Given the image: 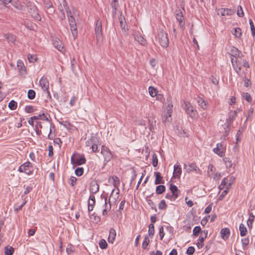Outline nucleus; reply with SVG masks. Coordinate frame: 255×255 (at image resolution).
<instances>
[{
    "mask_svg": "<svg viewBox=\"0 0 255 255\" xmlns=\"http://www.w3.org/2000/svg\"><path fill=\"white\" fill-rule=\"evenodd\" d=\"M26 4L28 8V12H29L31 16L33 17L35 19L38 21H40L41 17L39 15L38 10L36 6L30 1L27 2Z\"/></svg>",
    "mask_w": 255,
    "mask_h": 255,
    "instance_id": "1",
    "label": "nucleus"
},
{
    "mask_svg": "<svg viewBox=\"0 0 255 255\" xmlns=\"http://www.w3.org/2000/svg\"><path fill=\"white\" fill-rule=\"evenodd\" d=\"M157 37L158 41L162 47L166 48L168 46L169 40L167 34L163 29L159 30L157 35Z\"/></svg>",
    "mask_w": 255,
    "mask_h": 255,
    "instance_id": "2",
    "label": "nucleus"
},
{
    "mask_svg": "<svg viewBox=\"0 0 255 255\" xmlns=\"http://www.w3.org/2000/svg\"><path fill=\"white\" fill-rule=\"evenodd\" d=\"M101 153L104 157L105 164H106L113 158V154L110 150L105 145H103Z\"/></svg>",
    "mask_w": 255,
    "mask_h": 255,
    "instance_id": "3",
    "label": "nucleus"
},
{
    "mask_svg": "<svg viewBox=\"0 0 255 255\" xmlns=\"http://www.w3.org/2000/svg\"><path fill=\"white\" fill-rule=\"evenodd\" d=\"M32 119H33V120L41 119L43 120H45V121L49 122L48 118L47 117V116L44 113H43L42 114H39L37 116H33V117H32ZM52 127H53V128H54L53 125H52ZM51 128H52V124H51V123H50V122H49V124L47 125V129H49V133L48 134V137L49 138L50 134L51 133V132H52Z\"/></svg>",
    "mask_w": 255,
    "mask_h": 255,
    "instance_id": "4",
    "label": "nucleus"
},
{
    "mask_svg": "<svg viewBox=\"0 0 255 255\" xmlns=\"http://www.w3.org/2000/svg\"><path fill=\"white\" fill-rule=\"evenodd\" d=\"M70 29L73 35L74 39L77 38L78 36V31L77 29L76 23L75 22V18L74 17H71L68 20Z\"/></svg>",
    "mask_w": 255,
    "mask_h": 255,
    "instance_id": "5",
    "label": "nucleus"
},
{
    "mask_svg": "<svg viewBox=\"0 0 255 255\" xmlns=\"http://www.w3.org/2000/svg\"><path fill=\"white\" fill-rule=\"evenodd\" d=\"M172 105L169 104L166 107V112L162 116V121L164 123L170 122L171 120V115L172 113Z\"/></svg>",
    "mask_w": 255,
    "mask_h": 255,
    "instance_id": "6",
    "label": "nucleus"
},
{
    "mask_svg": "<svg viewBox=\"0 0 255 255\" xmlns=\"http://www.w3.org/2000/svg\"><path fill=\"white\" fill-rule=\"evenodd\" d=\"M95 34L98 41L100 40L102 36V22L99 19L97 20L95 28Z\"/></svg>",
    "mask_w": 255,
    "mask_h": 255,
    "instance_id": "7",
    "label": "nucleus"
},
{
    "mask_svg": "<svg viewBox=\"0 0 255 255\" xmlns=\"http://www.w3.org/2000/svg\"><path fill=\"white\" fill-rule=\"evenodd\" d=\"M187 114L191 118H195L197 115V111L189 103H185L184 108Z\"/></svg>",
    "mask_w": 255,
    "mask_h": 255,
    "instance_id": "8",
    "label": "nucleus"
},
{
    "mask_svg": "<svg viewBox=\"0 0 255 255\" xmlns=\"http://www.w3.org/2000/svg\"><path fill=\"white\" fill-rule=\"evenodd\" d=\"M86 159L84 155H78L75 158L73 156L71 157V162L73 164H76L78 165L84 164L86 163Z\"/></svg>",
    "mask_w": 255,
    "mask_h": 255,
    "instance_id": "9",
    "label": "nucleus"
},
{
    "mask_svg": "<svg viewBox=\"0 0 255 255\" xmlns=\"http://www.w3.org/2000/svg\"><path fill=\"white\" fill-rule=\"evenodd\" d=\"M39 85L43 91L46 92L49 95L50 94L48 91L49 82L46 78L42 77L39 81Z\"/></svg>",
    "mask_w": 255,
    "mask_h": 255,
    "instance_id": "10",
    "label": "nucleus"
},
{
    "mask_svg": "<svg viewBox=\"0 0 255 255\" xmlns=\"http://www.w3.org/2000/svg\"><path fill=\"white\" fill-rule=\"evenodd\" d=\"M184 168L186 169V171L188 172H190L192 170L196 171V172L197 173L200 172L199 168L195 163H193L189 164L188 167H187V165L186 164H184Z\"/></svg>",
    "mask_w": 255,
    "mask_h": 255,
    "instance_id": "11",
    "label": "nucleus"
},
{
    "mask_svg": "<svg viewBox=\"0 0 255 255\" xmlns=\"http://www.w3.org/2000/svg\"><path fill=\"white\" fill-rule=\"evenodd\" d=\"M218 11V13L220 12L222 16L232 15L235 12L234 10L227 8H220L219 9Z\"/></svg>",
    "mask_w": 255,
    "mask_h": 255,
    "instance_id": "12",
    "label": "nucleus"
},
{
    "mask_svg": "<svg viewBox=\"0 0 255 255\" xmlns=\"http://www.w3.org/2000/svg\"><path fill=\"white\" fill-rule=\"evenodd\" d=\"M22 165L23 166L24 172L27 175H31L32 171L31 170L30 168L32 167V164L30 162L27 161L23 163Z\"/></svg>",
    "mask_w": 255,
    "mask_h": 255,
    "instance_id": "13",
    "label": "nucleus"
},
{
    "mask_svg": "<svg viewBox=\"0 0 255 255\" xmlns=\"http://www.w3.org/2000/svg\"><path fill=\"white\" fill-rule=\"evenodd\" d=\"M213 151L220 157L224 156V148L222 144L220 143H218L217 144V147L214 148Z\"/></svg>",
    "mask_w": 255,
    "mask_h": 255,
    "instance_id": "14",
    "label": "nucleus"
},
{
    "mask_svg": "<svg viewBox=\"0 0 255 255\" xmlns=\"http://www.w3.org/2000/svg\"><path fill=\"white\" fill-rule=\"evenodd\" d=\"M182 173V169L180 165H174L173 177L176 178H179Z\"/></svg>",
    "mask_w": 255,
    "mask_h": 255,
    "instance_id": "15",
    "label": "nucleus"
},
{
    "mask_svg": "<svg viewBox=\"0 0 255 255\" xmlns=\"http://www.w3.org/2000/svg\"><path fill=\"white\" fill-rule=\"evenodd\" d=\"M220 233L222 238L224 240H226L229 237L230 235V231L229 228H223L221 230Z\"/></svg>",
    "mask_w": 255,
    "mask_h": 255,
    "instance_id": "16",
    "label": "nucleus"
},
{
    "mask_svg": "<svg viewBox=\"0 0 255 255\" xmlns=\"http://www.w3.org/2000/svg\"><path fill=\"white\" fill-rule=\"evenodd\" d=\"M176 18L180 25H184V17L183 13L180 10H178L176 11Z\"/></svg>",
    "mask_w": 255,
    "mask_h": 255,
    "instance_id": "17",
    "label": "nucleus"
},
{
    "mask_svg": "<svg viewBox=\"0 0 255 255\" xmlns=\"http://www.w3.org/2000/svg\"><path fill=\"white\" fill-rule=\"evenodd\" d=\"M99 190V186L96 182H93L91 183L90 191L93 194L97 193Z\"/></svg>",
    "mask_w": 255,
    "mask_h": 255,
    "instance_id": "18",
    "label": "nucleus"
},
{
    "mask_svg": "<svg viewBox=\"0 0 255 255\" xmlns=\"http://www.w3.org/2000/svg\"><path fill=\"white\" fill-rule=\"evenodd\" d=\"M196 100L198 105L203 109L206 110L207 109V103L203 98L198 97Z\"/></svg>",
    "mask_w": 255,
    "mask_h": 255,
    "instance_id": "19",
    "label": "nucleus"
},
{
    "mask_svg": "<svg viewBox=\"0 0 255 255\" xmlns=\"http://www.w3.org/2000/svg\"><path fill=\"white\" fill-rule=\"evenodd\" d=\"M170 190H171L172 196L178 198L180 191L178 190L177 186L173 184H170Z\"/></svg>",
    "mask_w": 255,
    "mask_h": 255,
    "instance_id": "20",
    "label": "nucleus"
},
{
    "mask_svg": "<svg viewBox=\"0 0 255 255\" xmlns=\"http://www.w3.org/2000/svg\"><path fill=\"white\" fill-rule=\"evenodd\" d=\"M154 175L155 176V184H159L164 183V181L162 180V176L159 172H154Z\"/></svg>",
    "mask_w": 255,
    "mask_h": 255,
    "instance_id": "21",
    "label": "nucleus"
},
{
    "mask_svg": "<svg viewBox=\"0 0 255 255\" xmlns=\"http://www.w3.org/2000/svg\"><path fill=\"white\" fill-rule=\"evenodd\" d=\"M116 236V232L115 229L112 228L110 230L108 241L109 243H113Z\"/></svg>",
    "mask_w": 255,
    "mask_h": 255,
    "instance_id": "22",
    "label": "nucleus"
},
{
    "mask_svg": "<svg viewBox=\"0 0 255 255\" xmlns=\"http://www.w3.org/2000/svg\"><path fill=\"white\" fill-rule=\"evenodd\" d=\"M56 40L53 42V45L59 51H62L63 49V45L59 39L56 38Z\"/></svg>",
    "mask_w": 255,
    "mask_h": 255,
    "instance_id": "23",
    "label": "nucleus"
},
{
    "mask_svg": "<svg viewBox=\"0 0 255 255\" xmlns=\"http://www.w3.org/2000/svg\"><path fill=\"white\" fill-rule=\"evenodd\" d=\"M134 39L142 45L146 44V40L140 34H138L135 35Z\"/></svg>",
    "mask_w": 255,
    "mask_h": 255,
    "instance_id": "24",
    "label": "nucleus"
},
{
    "mask_svg": "<svg viewBox=\"0 0 255 255\" xmlns=\"http://www.w3.org/2000/svg\"><path fill=\"white\" fill-rule=\"evenodd\" d=\"M231 52H232V55L234 57H240V54H242L241 52L235 47L232 48Z\"/></svg>",
    "mask_w": 255,
    "mask_h": 255,
    "instance_id": "25",
    "label": "nucleus"
},
{
    "mask_svg": "<svg viewBox=\"0 0 255 255\" xmlns=\"http://www.w3.org/2000/svg\"><path fill=\"white\" fill-rule=\"evenodd\" d=\"M239 230L240 231V235L245 236L247 233V229L243 224H241L239 226Z\"/></svg>",
    "mask_w": 255,
    "mask_h": 255,
    "instance_id": "26",
    "label": "nucleus"
},
{
    "mask_svg": "<svg viewBox=\"0 0 255 255\" xmlns=\"http://www.w3.org/2000/svg\"><path fill=\"white\" fill-rule=\"evenodd\" d=\"M230 189V184L228 185V187H226V189L224 190L221 194L219 196V200H222L224 198V197L228 194L229 190Z\"/></svg>",
    "mask_w": 255,
    "mask_h": 255,
    "instance_id": "27",
    "label": "nucleus"
},
{
    "mask_svg": "<svg viewBox=\"0 0 255 255\" xmlns=\"http://www.w3.org/2000/svg\"><path fill=\"white\" fill-rule=\"evenodd\" d=\"M14 249L12 247L6 246L4 248V255H12Z\"/></svg>",
    "mask_w": 255,
    "mask_h": 255,
    "instance_id": "28",
    "label": "nucleus"
},
{
    "mask_svg": "<svg viewBox=\"0 0 255 255\" xmlns=\"http://www.w3.org/2000/svg\"><path fill=\"white\" fill-rule=\"evenodd\" d=\"M166 188L164 185H158L156 188V193L157 194H161L165 191Z\"/></svg>",
    "mask_w": 255,
    "mask_h": 255,
    "instance_id": "29",
    "label": "nucleus"
},
{
    "mask_svg": "<svg viewBox=\"0 0 255 255\" xmlns=\"http://www.w3.org/2000/svg\"><path fill=\"white\" fill-rule=\"evenodd\" d=\"M4 37L8 42L13 43L15 40V36L12 34H6L4 35Z\"/></svg>",
    "mask_w": 255,
    "mask_h": 255,
    "instance_id": "30",
    "label": "nucleus"
},
{
    "mask_svg": "<svg viewBox=\"0 0 255 255\" xmlns=\"http://www.w3.org/2000/svg\"><path fill=\"white\" fill-rule=\"evenodd\" d=\"M148 90L149 94L151 97H154L157 95V91L153 87L150 86Z\"/></svg>",
    "mask_w": 255,
    "mask_h": 255,
    "instance_id": "31",
    "label": "nucleus"
},
{
    "mask_svg": "<svg viewBox=\"0 0 255 255\" xmlns=\"http://www.w3.org/2000/svg\"><path fill=\"white\" fill-rule=\"evenodd\" d=\"M17 105V103L15 101L11 100L9 103L8 107L10 110H14L16 109Z\"/></svg>",
    "mask_w": 255,
    "mask_h": 255,
    "instance_id": "32",
    "label": "nucleus"
},
{
    "mask_svg": "<svg viewBox=\"0 0 255 255\" xmlns=\"http://www.w3.org/2000/svg\"><path fill=\"white\" fill-rule=\"evenodd\" d=\"M233 34L238 38L241 37L242 34L241 29L239 27L235 28Z\"/></svg>",
    "mask_w": 255,
    "mask_h": 255,
    "instance_id": "33",
    "label": "nucleus"
},
{
    "mask_svg": "<svg viewBox=\"0 0 255 255\" xmlns=\"http://www.w3.org/2000/svg\"><path fill=\"white\" fill-rule=\"evenodd\" d=\"M148 234L149 236H153L154 234V227L152 223L149 224L148 226Z\"/></svg>",
    "mask_w": 255,
    "mask_h": 255,
    "instance_id": "34",
    "label": "nucleus"
},
{
    "mask_svg": "<svg viewBox=\"0 0 255 255\" xmlns=\"http://www.w3.org/2000/svg\"><path fill=\"white\" fill-rule=\"evenodd\" d=\"M152 165L154 167H156L158 164V159L157 155L155 153H154L152 155Z\"/></svg>",
    "mask_w": 255,
    "mask_h": 255,
    "instance_id": "35",
    "label": "nucleus"
},
{
    "mask_svg": "<svg viewBox=\"0 0 255 255\" xmlns=\"http://www.w3.org/2000/svg\"><path fill=\"white\" fill-rule=\"evenodd\" d=\"M27 97L30 99H33L35 97V92L33 90H29L27 92Z\"/></svg>",
    "mask_w": 255,
    "mask_h": 255,
    "instance_id": "36",
    "label": "nucleus"
},
{
    "mask_svg": "<svg viewBox=\"0 0 255 255\" xmlns=\"http://www.w3.org/2000/svg\"><path fill=\"white\" fill-rule=\"evenodd\" d=\"M99 246L101 249H105L107 248L108 244L105 240L102 239L99 242Z\"/></svg>",
    "mask_w": 255,
    "mask_h": 255,
    "instance_id": "37",
    "label": "nucleus"
},
{
    "mask_svg": "<svg viewBox=\"0 0 255 255\" xmlns=\"http://www.w3.org/2000/svg\"><path fill=\"white\" fill-rule=\"evenodd\" d=\"M205 239L203 237H200L198 240V242L197 243V246L199 249H201L203 247V242Z\"/></svg>",
    "mask_w": 255,
    "mask_h": 255,
    "instance_id": "38",
    "label": "nucleus"
},
{
    "mask_svg": "<svg viewBox=\"0 0 255 255\" xmlns=\"http://www.w3.org/2000/svg\"><path fill=\"white\" fill-rule=\"evenodd\" d=\"M201 232V229L200 227L199 226H196L194 227L193 233L194 236H198L199 235V234Z\"/></svg>",
    "mask_w": 255,
    "mask_h": 255,
    "instance_id": "39",
    "label": "nucleus"
},
{
    "mask_svg": "<svg viewBox=\"0 0 255 255\" xmlns=\"http://www.w3.org/2000/svg\"><path fill=\"white\" fill-rule=\"evenodd\" d=\"M84 172V169L83 167H78L75 169V173L78 176H81Z\"/></svg>",
    "mask_w": 255,
    "mask_h": 255,
    "instance_id": "40",
    "label": "nucleus"
},
{
    "mask_svg": "<svg viewBox=\"0 0 255 255\" xmlns=\"http://www.w3.org/2000/svg\"><path fill=\"white\" fill-rule=\"evenodd\" d=\"M249 23L251 26V30L252 32V34L253 36L255 35V27L254 24L251 19L249 20Z\"/></svg>",
    "mask_w": 255,
    "mask_h": 255,
    "instance_id": "41",
    "label": "nucleus"
},
{
    "mask_svg": "<svg viewBox=\"0 0 255 255\" xmlns=\"http://www.w3.org/2000/svg\"><path fill=\"white\" fill-rule=\"evenodd\" d=\"M149 243V240L148 238V237L146 236L144 239V241L142 243V247L143 249H145L147 246L148 245Z\"/></svg>",
    "mask_w": 255,
    "mask_h": 255,
    "instance_id": "42",
    "label": "nucleus"
},
{
    "mask_svg": "<svg viewBox=\"0 0 255 255\" xmlns=\"http://www.w3.org/2000/svg\"><path fill=\"white\" fill-rule=\"evenodd\" d=\"M167 207L165 201L164 200H162L158 204V208L160 210H164Z\"/></svg>",
    "mask_w": 255,
    "mask_h": 255,
    "instance_id": "43",
    "label": "nucleus"
},
{
    "mask_svg": "<svg viewBox=\"0 0 255 255\" xmlns=\"http://www.w3.org/2000/svg\"><path fill=\"white\" fill-rule=\"evenodd\" d=\"M250 240L249 238H246L242 239V244L243 247L247 246L249 244ZM244 250H245V248L244 247Z\"/></svg>",
    "mask_w": 255,
    "mask_h": 255,
    "instance_id": "44",
    "label": "nucleus"
},
{
    "mask_svg": "<svg viewBox=\"0 0 255 255\" xmlns=\"http://www.w3.org/2000/svg\"><path fill=\"white\" fill-rule=\"evenodd\" d=\"M237 15L240 17H243L244 15L243 8L241 5L238 7Z\"/></svg>",
    "mask_w": 255,
    "mask_h": 255,
    "instance_id": "45",
    "label": "nucleus"
},
{
    "mask_svg": "<svg viewBox=\"0 0 255 255\" xmlns=\"http://www.w3.org/2000/svg\"><path fill=\"white\" fill-rule=\"evenodd\" d=\"M27 58L30 62H33L34 61H36L37 60V57L35 55L28 54L27 56Z\"/></svg>",
    "mask_w": 255,
    "mask_h": 255,
    "instance_id": "46",
    "label": "nucleus"
},
{
    "mask_svg": "<svg viewBox=\"0 0 255 255\" xmlns=\"http://www.w3.org/2000/svg\"><path fill=\"white\" fill-rule=\"evenodd\" d=\"M224 161L225 162L227 167H231L232 166V163L231 160H230L229 158L225 157L223 159Z\"/></svg>",
    "mask_w": 255,
    "mask_h": 255,
    "instance_id": "47",
    "label": "nucleus"
},
{
    "mask_svg": "<svg viewBox=\"0 0 255 255\" xmlns=\"http://www.w3.org/2000/svg\"><path fill=\"white\" fill-rule=\"evenodd\" d=\"M76 181L77 178L75 177L71 176L69 179L68 183L71 186H73Z\"/></svg>",
    "mask_w": 255,
    "mask_h": 255,
    "instance_id": "48",
    "label": "nucleus"
},
{
    "mask_svg": "<svg viewBox=\"0 0 255 255\" xmlns=\"http://www.w3.org/2000/svg\"><path fill=\"white\" fill-rule=\"evenodd\" d=\"M95 142V139L94 138H91L90 139H88L86 141V145L87 146H92L93 144Z\"/></svg>",
    "mask_w": 255,
    "mask_h": 255,
    "instance_id": "49",
    "label": "nucleus"
},
{
    "mask_svg": "<svg viewBox=\"0 0 255 255\" xmlns=\"http://www.w3.org/2000/svg\"><path fill=\"white\" fill-rule=\"evenodd\" d=\"M95 204V201H89L88 203V211L90 212L93 210Z\"/></svg>",
    "mask_w": 255,
    "mask_h": 255,
    "instance_id": "50",
    "label": "nucleus"
},
{
    "mask_svg": "<svg viewBox=\"0 0 255 255\" xmlns=\"http://www.w3.org/2000/svg\"><path fill=\"white\" fill-rule=\"evenodd\" d=\"M195 252V249L193 247H189L186 251V254L188 255H192Z\"/></svg>",
    "mask_w": 255,
    "mask_h": 255,
    "instance_id": "51",
    "label": "nucleus"
},
{
    "mask_svg": "<svg viewBox=\"0 0 255 255\" xmlns=\"http://www.w3.org/2000/svg\"><path fill=\"white\" fill-rule=\"evenodd\" d=\"M25 111L27 113H31L34 112L33 107L31 106H26L25 108Z\"/></svg>",
    "mask_w": 255,
    "mask_h": 255,
    "instance_id": "52",
    "label": "nucleus"
},
{
    "mask_svg": "<svg viewBox=\"0 0 255 255\" xmlns=\"http://www.w3.org/2000/svg\"><path fill=\"white\" fill-rule=\"evenodd\" d=\"M255 218V216L253 215V214L252 213H251L250 214L249 219H248V224L249 227H250V225H249V223L250 222L251 225H252L253 222L254 221Z\"/></svg>",
    "mask_w": 255,
    "mask_h": 255,
    "instance_id": "53",
    "label": "nucleus"
},
{
    "mask_svg": "<svg viewBox=\"0 0 255 255\" xmlns=\"http://www.w3.org/2000/svg\"><path fill=\"white\" fill-rule=\"evenodd\" d=\"M243 97L245 100L249 102H251L252 99L250 94L248 93H244Z\"/></svg>",
    "mask_w": 255,
    "mask_h": 255,
    "instance_id": "54",
    "label": "nucleus"
},
{
    "mask_svg": "<svg viewBox=\"0 0 255 255\" xmlns=\"http://www.w3.org/2000/svg\"><path fill=\"white\" fill-rule=\"evenodd\" d=\"M111 178L113 180L115 186H116V185L120 184V179L117 176L111 177L110 178L109 180H110V179H111Z\"/></svg>",
    "mask_w": 255,
    "mask_h": 255,
    "instance_id": "55",
    "label": "nucleus"
},
{
    "mask_svg": "<svg viewBox=\"0 0 255 255\" xmlns=\"http://www.w3.org/2000/svg\"><path fill=\"white\" fill-rule=\"evenodd\" d=\"M159 234L160 239L161 240H162L165 235L163 226H161L159 228Z\"/></svg>",
    "mask_w": 255,
    "mask_h": 255,
    "instance_id": "56",
    "label": "nucleus"
},
{
    "mask_svg": "<svg viewBox=\"0 0 255 255\" xmlns=\"http://www.w3.org/2000/svg\"><path fill=\"white\" fill-rule=\"evenodd\" d=\"M147 201L148 204L151 207V209L156 210V206L152 200L148 199Z\"/></svg>",
    "mask_w": 255,
    "mask_h": 255,
    "instance_id": "57",
    "label": "nucleus"
},
{
    "mask_svg": "<svg viewBox=\"0 0 255 255\" xmlns=\"http://www.w3.org/2000/svg\"><path fill=\"white\" fill-rule=\"evenodd\" d=\"M165 198L166 199H169L171 201L175 200L177 198L174 197V196H172V194H170L169 193H167L166 195Z\"/></svg>",
    "mask_w": 255,
    "mask_h": 255,
    "instance_id": "58",
    "label": "nucleus"
},
{
    "mask_svg": "<svg viewBox=\"0 0 255 255\" xmlns=\"http://www.w3.org/2000/svg\"><path fill=\"white\" fill-rule=\"evenodd\" d=\"M23 66L24 65L23 62L20 60H18L17 62V66L19 70H22Z\"/></svg>",
    "mask_w": 255,
    "mask_h": 255,
    "instance_id": "59",
    "label": "nucleus"
},
{
    "mask_svg": "<svg viewBox=\"0 0 255 255\" xmlns=\"http://www.w3.org/2000/svg\"><path fill=\"white\" fill-rule=\"evenodd\" d=\"M65 10H66V12L67 13V16L68 20L70 18H71V17H74L72 15V12H71L70 8H67V9H66Z\"/></svg>",
    "mask_w": 255,
    "mask_h": 255,
    "instance_id": "60",
    "label": "nucleus"
},
{
    "mask_svg": "<svg viewBox=\"0 0 255 255\" xmlns=\"http://www.w3.org/2000/svg\"><path fill=\"white\" fill-rule=\"evenodd\" d=\"M221 184H222L223 185H224L226 187H228V184H229V179L228 178H224L222 182H221Z\"/></svg>",
    "mask_w": 255,
    "mask_h": 255,
    "instance_id": "61",
    "label": "nucleus"
},
{
    "mask_svg": "<svg viewBox=\"0 0 255 255\" xmlns=\"http://www.w3.org/2000/svg\"><path fill=\"white\" fill-rule=\"evenodd\" d=\"M212 203L210 204L209 206L205 208L204 213L206 214L209 213L212 210Z\"/></svg>",
    "mask_w": 255,
    "mask_h": 255,
    "instance_id": "62",
    "label": "nucleus"
},
{
    "mask_svg": "<svg viewBox=\"0 0 255 255\" xmlns=\"http://www.w3.org/2000/svg\"><path fill=\"white\" fill-rule=\"evenodd\" d=\"M48 151H49V153H48V156H52L53 155V146L52 145H49L48 146Z\"/></svg>",
    "mask_w": 255,
    "mask_h": 255,
    "instance_id": "63",
    "label": "nucleus"
},
{
    "mask_svg": "<svg viewBox=\"0 0 255 255\" xmlns=\"http://www.w3.org/2000/svg\"><path fill=\"white\" fill-rule=\"evenodd\" d=\"M14 6L18 10H24V7L23 5L21 4L20 3H18L17 5L14 4Z\"/></svg>",
    "mask_w": 255,
    "mask_h": 255,
    "instance_id": "64",
    "label": "nucleus"
}]
</instances>
